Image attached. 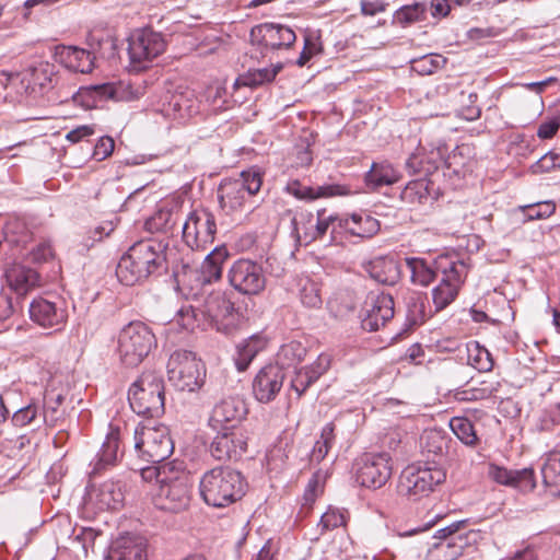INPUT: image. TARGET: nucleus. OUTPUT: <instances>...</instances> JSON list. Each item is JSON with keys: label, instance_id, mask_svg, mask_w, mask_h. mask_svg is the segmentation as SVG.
Returning <instances> with one entry per match:
<instances>
[{"label": "nucleus", "instance_id": "1", "mask_svg": "<svg viewBox=\"0 0 560 560\" xmlns=\"http://www.w3.org/2000/svg\"><path fill=\"white\" fill-rule=\"evenodd\" d=\"M405 262L413 284L428 287L440 278L439 284L432 290L436 311L444 310L456 299L469 270L464 260L451 255H440L432 264L418 257H407Z\"/></svg>", "mask_w": 560, "mask_h": 560}, {"label": "nucleus", "instance_id": "2", "mask_svg": "<svg viewBox=\"0 0 560 560\" xmlns=\"http://www.w3.org/2000/svg\"><path fill=\"white\" fill-rule=\"evenodd\" d=\"M162 246L153 240L133 244L120 258L116 276L125 285H135L156 272L164 264Z\"/></svg>", "mask_w": 560, "mask_h": 560}, {"label": "nucleus", "instance_id": "3", "mask_svg": "<svg viewBox=\"0 0 560 560\" xmlns=\"http://www.w3.org/2000/svg\"><path fill=\"white\" fill-rule=\"evenodd\" d=\"M246 482L242 474L229 466L214 467L200 479V494L213 508H225L245 494Z\"/></svg>", "mask_w": 560, "mask_h": 560}, {"label": "nucleus", "instance_id": "4", "mask_svg": "<svg viewBox=\"0 0 560 560\" xmlns=\"http://www.w3.org/2000/svg\"><path fill=\"white\" fill-rule=\"evenodd\" d=\"M89 45L93 51L73 46H59L56 49V59L69 70L89 73L94 68L95 54L103 58H110L115 55L117 47L116 38L105 32L90 33Z\"/></svg>", "mask_w": 560, "mask_h": 560}, {"label": "nucleus", "instance_id": "5", "mask_svg": "<svg viewBox=\"0 0 560 560\" xmlns=\"http://www.w3.org/2000/svg\"><path fill=\"white\" fill-rule=\"evenodd\" d=\"M164 394L163 377L156 372L147 371L130 386L128 400L136 413L158 418L164 413Z\"/></svg>", "mask_w": 560, "mask_h": 560}, {"label": "nucleus", "instance_id": "6", "mask_svg": "<svg viewBox=\"0 0 560 560\" xmlns=\"http://www.w3.org/2000/svg\"><path fill=\"white\" fill-rule=\"evenodd\" d=\"M156 347V339L142 322H131L118 334L117 354L126 368H137Z\"/></svg>", "mask_w": 560, "mask_h": 560}, {"label": "nucleus", "instance_id": "7", "mask_svg": "<svg viewBox=\"0 0 560 560\" xmlns=\"http://www.w3.org/2000/svg\"><path fill=\"white\" fill-rule=\"evenodd\" d=\"M191 499L189 475L177 465L170 479L164 480L152 491V502L161 511L178 513L186 510Z\"/></svg>", "mask_w": 560, "mask_h": 560}, {"label": "nucleus", "instance_id": "8", "mask_svg": "<svg viewBox=\"0 0 560 560\" xmlns=\"http://www.w3.org/2000/svg\"><path fill=\"white\" fill-rule=\"evenodd\" d=\"M167 376L178 390L195 392L205 383L206 368L191 351L177 350L168 359Z\"/></svg>", "mask_w": 560, "mask_h": 560}, {"label": "nucleus", "instance_id": "9", "mask_svg": "<svg viewBox=\"0 0 560 560\" xmlns=\"http://www.w3.org/2000/svg\"><path fill=\"white\" fill-rule=\"evenodd\" d=\"M135 448L144 460L160 464L171 456L173 441L165 425L139 424L133 432Z\"/></svg>", "mask_w": 560, "mask_h": 560}, {"label": "nucleus", "instance_id": "10", "mask_svg": "<svg viewBox=\"0 0 560 560\" xmlns=\"http://www.w3.org/2000/svg\"><path fill=\"white\" fill-rule=\"evenodd\" d=\"M445 472L439 467H407L398 482V492L410 500L427 497L434 487L445 480Z\"/></svg>", "mask_w": 560, "mask_h": 560}, {"label": "nucleus", "instance_id": "11", "mask_svg": "<svg viewBox=\"0 0 560 560\" xmlns=\"http://www.w3.org/2000/svg\"><path fill=\"white\" fill-rule=\"evenodd\" d=\"M215 234V217L208 209L190 211L183 224V241L192 250L207 249L214 242Z\"/></svg>", "mask_w": 560, "mask_h": 560}, {"label": "nucleus", "instance_id": "12", "mask_svg": "<svg viewBox=\"0 0 560 560\" xmlns=\"http://www.w3.org/2000/svg\"><path fill=\"white\" fill-rule=\"evenodd\" d=\"M166 43L161 33L151 28L136 30L129 37L128 55L130 63L136 70H142L162 55Z\"/></svg>", "mask_w": 560, "mask_h": 560}, {"label": "nucleus", "instance_id": "13", "mask_svg": "<svg viewBox=\"0 0 560 560\" xmlns=\"http://www.w3.org/2000/svg\"><path fill=\"white\" fill-rule=\"evenodd\" d=\"M392 470L387 453L364 454L355 463V480L362 487L380 489L389 480Z\"/></svg>", "mask_w": 560, "mask_h": 560}, {"label": "nucleus", "instance_id": "14", "mask_svg": "<svg viewBox=\"0 0 560 560\" xmlns=\"http://www.w3.org/2000/svg\"><path fill=\"white\" fill-rule=\"evenodd\" d=\"M228 279L230 284L242 294H258L266 285L261 266L245 258L237 259L232 264L228 272Z\"/></svg>", "mask_w": 560, "mask_h": 560}, {"label": "nucleus", "instance_id": "15", "mask_svg": "<svg viewBox=\"0 0 560 560\" xmlns=\"http://www.w3.org/2000/svg\"><path fill=\"white\" fill-rule=\"evenodd\" d=\"M213 438L209 452L220 462L237 460L245 453L247 436L243 429H221Z\"/></svg>", "mask_w": 560, "mask_h": 560}, {"label": "nucleus", "instance_id": "16", "mask_svg": "<svg viewBox=\"0 0 560 560\" xmlns=\"http://www.w3.org/2000/svg\"><path fill=\"white\" fill-rule=\"evenodd\" d=\"M246 415V404L241 397H226L214 405L208 424L212 430L240 429L237 424Z\"/></svg>", "mask_w": 560, "mask_h": 560}, {"label": "nucleus", "instance_id": "17", "mask_svg": "<svg viewBox=\"0 0 560 560\" xmlns=\"http://www.w3.org/2000/svg\"><path fill=\"white\" fill-rule=\"evenodd\" d=\"M28 314L34 324L55 330L61 329L68 316L61 301H51L42 296L30 303Z\"/></svg>", "mask_w": 560, "mask_h": 560}, {"label": "nucleus", "instance_id": "18", "mask_svg": "<svg viewBox=\"0 0 560 560\" xmlns=\"http://www.w3.org/2000/svg\"><path fill=\"white\" fill-rule=\"evenodd\" d=\"M201 313L218 331L228 334L235 325L234 305L222 293L210 294L203 303Z\"/></svg>", "mask_w": 560, "mask_h": 560}, {"label": "nucleus", "instance_id": "19", "mask_svg": "<svg viewBox=\"0 0 560 560\" xmlns=\"http://www.w3.org/2000/svg\"><path fill=\"white\" fill-rule=\"evenodd\" d=\"M395 304L393 296L387 293L371 294L364 308L362 327L369 331L378 330L394 317Z\"/></svg>", "mask_w": 560, "mask_h": 560}, {"label": "nucleus", "instance_id": "20", "mask_svg": "<svg viewBox=\"0 0 560 560\" xmlns=\"http://www.w3.org/2000/svg\"><path fill=\"white\" fill-rule=\"evenodd\" d=\"M125 494L119 481L108 480L92 487L85 495V506L96 511L117 510L122 505Z\"/></svg>", "mask_w": 560, "mask_h": 560}, {"label": "nucleus", "instance_id": "21", "mask_svg": "<svg viewBox=\"0 0 560 560\" xmlns=\"http://www.w3.org/2000/svg\"><path fill=\"white\" fill-rule=\"evenodd\" d=\"M250 37L254 42L272 50L289 48L296 40V35L291 27L276 23L255 26L250 32Z\"/></svg>", "mask_w": 560, "mask_h": 560}, {"label": "nucleus", "instance_id": "22", "mask_svg": "<svg viewBox=\"0 0 560 560\" xmlns=\"http://www.w3.org/2000/svg\"><path fill=\"white\" fill-rule=\"evenodd\" d=\"M284 372L277 365L264 366L253 382V393L259 402H270L283 386Z\"/></svg>", "mask_w": 560, "mask_h": 560}, {"label": "nucleus", "instance_id": "23", "mask_svg": "<svg viewBox=\"0 0 560 560\" xmlns=\"http://www.w3.org/2000/svg\"><path fill=\"white\" fill-rule=\"evenodd\" d=\"M488 476L497 483L513 487L522 492L532 491L536 487L535 474L532 468L510 470L505 467L490 464Z\"/></svg>", "mask_w": 560, "mask_h": 560}, {"label": "nucleus", "instance_id": "24", "mask_svg": "<svg viewBox=\"0 0 560 560\" xmlns=\"http://www.w3.org/2000/svg\"><path fill=\"white\" fill-rule=\"evenodd\" d=\"M284 191L292 195L299 200L313 201L319 198H329L336 196H345L349 194V188L339 184H326L322 186H306L299 179H290Z\"/></svg>", "mask_w": 560, "mask_h": 560}, {"label": "nucleus", "instance_id": "25", "mask_svg": "<svg viewBox=\"0 0 560 560\" xmlns=\"http://www.w3.org/2000/svg\"><path fill=\"white\" fill-rule=\"evenodd\" d=\"M477 533L470 530L465 535H452L450 538L442 539L431 547L428 553L429 560H456L465 548L469 547L476 540Z\"/></svg>", "mask_w": 560, "mask_h": 560}, {"label": "nucleus", "instance_id": "26", "mask_svg": "<svg viewBox=\"0 0 560 560\" xmlns=\"http://www.w3.org/2000/svg\"><path fill=\"white\" fill-rule=\"evenodd\" d=\"M7 288L10 289L18 299L24 301V296L39 285V275L33 268L23 265H13L4 273Z\"/></svg>", "mask_w": 560, "mask_h": 560}, {"label": "nucleus", "instance_id": "27", "mask_svg": "<svg viewBox=\"0 0 560 560\" xmlns=\"http://www.w3.org/2000/svg\"><path fill=\"white\" fill-rule=\"evenodd\" d=\"M325 209L317 211V220L313 222V213L306 212L301 213L299 218L292 219L293 231L300 236V232L303 231L304 240L306 242H312L317 238H322L331 222L335 221V218L329 215L325 217Z\"/></svg>", "mask_w": 560, "mask_h": 560}, {"label": "nucleus", "instance_id": "28", "mask_svg": "<svg viewBox=\"0 0 560 560\" xmlns=\"http://www.w3.org/2000/svg\"><path fill=\"white\" fill-rule=\"evenodd\" d=\"M110 560H147V544L140 536H120L109 553Z\"/></svg>", "mask_w": 560, "mask_h": 560}, {"label": "nucleus", "instance_id": "29", "mask_svg": "<svg viewBox=\"0 0 560 560\" xmlns=\"http://www.w3.org/2000/svg\"><path fill=\"white\" fill-rule=\"evenodd\" d=\"M369 276L378 283L393 285L400 278V267L393 257H376L364 266Z\"/></svg>", "mask_w": 560, "mask_h": 560}, {"label": "nucleus", "instance_id": "30", "mask_svg": "<svg viewBox=\"0 0 560 560\" xmlns=\"http://www.w3.org/2000/svg\"><path fill=\"white\" fill-rule=\"evenodd\" d=\"M119 445L120 431L118 428H110L100 452L95 456L92 474H98L101 470L116 465L119 456L122 455L119 452Z\"/></svg>", "mask_w": 560, "mask_h": 560}, {"label": "nucleus", "instance_id": "31", "mask_svg": "<svg viewBox=\"0 0 560 560\" xmlns=\"http://www.w3.org/2000/svg\"><path fill=\"white\" fill-rule=\"evenodd\" d=\"M246 192L243 185L235 179L223 180L218 189V199L222 210L226 213L241 210L245 203Z\"/></svg>", "mask_w": 560, "mask_h": 560}, {"label": "nucleus", "instance_id": "32", "mask_svg": "<svg viewBox=\"0 0 560 560\" xmlns=\"http://www.w3.org/2000/svg\"><path fill=\"white\" fill-rule=\"evenodd\" d=\"M339 225L352 236L371 238L380 231V222L368 213H353L340 220Z\"/></svg>", "mask_w": 560, "mask_h": 560}, {"label": "nucleus", "instance_id": "33", "mask_svg": "<svg viewBox=\"0 0 560 560\" xmlns=\"http://www.w3.org/2000/svg\"><path fill=\"white\" fill-rule=\"evenodd\" d=\"M472 151L469 144L457 145L444 161L447 174L464 177L468 172H471L475 164Z\"/></svg>", "mask_w": 560, "mask_h": 560}, {"label": "nucleus", "instance_id": "34", "mask_svg": "<svg viewBox=\"0 0 560 560\" xmlns=\"http://www.w3.org/2000/svg\"><path fill=\"white\" fill-rule=\"evenodd\" d=\"M401 175L388 161L374 162L365 174V183L371 188L394 185L399 182Z\"/></svg>", "mask_w": 560, "mask_h": 560}, {"label": "nucleus", "instance_id": "35", "mask_svg": "<svg viewBox=\"0 0 560 560\" xmlns=\"http://www.w3.org/2000/svg\"><path fill=\"white\" fill-rule=\"evenodd\" d=\"M229 253L224 246L212 249L203 259L200 266V278L203 283L217 281L222 276V264Z\"/></svg>", "mask_w": 560, "mask_h": 560}, {"label": "nucleus", "instance_id": "36", "mask_svg": "<svg viewBox=\"0 0 560 560\" xmlns=\"http://www.w3.org/2000/svg\"><path fill=\"white\" fill-rule=\"evenodd\" d=\"M282 68L283 65L278 62L267 68L249 69L245 74L235 80L234 85L236 88L240 85L256 88L266 83H270L275 80Z\"/></svg>", "mask_w": 560, "mask_h": 560}, {"label": "nucleus", "instance_id": "37", "mask_svg": "<svg viewBox=\"0 0 560 560\" xmlns=\"http://www.w3.org/2000/svg\"><path fill=\"white\" fill-rule=\"evenodd\" d=\"M434 184L431 179L420 177L409 182L401 191V199L408 203H425L432 195Z\"/></svg>", "mask_w": 560, "mask_h": 560}, {"label": "nucleus", "instance_id": "38", "mask_svg": "<svg viewBox=\"0 0 560 560\" xmlns=\"http://www.w3.org/2000/svg\"><path fill=\"white\" fill-rule=\"evenodd\" d=\"M265 338L254 335L237 346L235 365L238 371H245L258 352L265 349Z\"/></svg>", "mask_w": 560, "mask_h": 560}, {"label": "nucleus", "instance_id": "39", "mask_svg": "<svg viewBox=\"0 0 560 560\" xmlns=\"http://www.w3.org/2000/svg\"><path fill=\"white\" fill-rule=\"evenodd\" d=\"M306 352V348L300 341H289L280 347L275 365L281 368V371L295 366L304 360Z\"/></svg>", "mask_w": 560, "mask_h": 560}, {"label": "nucleus", "instance_id": "40", "mask_svg": "<svg viewBox=\"0 0 560 560\" xmlns=\"http://www.w3.org/2000/svg\"><path fill=\"white\" fill-rule=\"evenodd\" d=\"M63 400L62 394L55 393L54 390L46 392L43 406H40L42 422L49 427H55L63 417V410L61 409Z\"/></svg>", "mask_w": 560, "mask_h": 560}, {"label": "nucleus", "instance_id": "41", "mask_svg": "<svg viewBox=\"0 0 560 560\" xmlns=\"http://www.w3.org/2000/svg\"><path fill=\"white\" fill-rule=\"evenodd\" d=\"M541 475L545 485L553 487L560 494V451H553L547 455Z\"/></svg>", "mask_w": 560, "mask_h": 560}, {"label": "nucleus", "instance_id": "42", "mask_svg": "<svg viewBox=\"0 0 560 560\" xmlns=\"http://www.w3.org/2000/svg\"><path fill=\"white\" fill-rule=\"evenodd\" d=\"M467 362L479 372H489L493 368L491 353L478 342L467 346Z\"/></svg>", "mask_w": 560, "mask_h": 560}, {"label": "nucleus", "instance_id": "43", "mask_svg": "<svg viewBox=\"0 0 560 560\" xmlns=\"http://www.w3.org/2000/svg\"><path fill=\"white\" fill-rule=\"evenodd\" d=\"M334 424L327 423L323 427L319 439L311 453V462L320 463L328 454L335 443Z\"/></svg>", "mask_w": 560, "mask_h": 560}, {"label": "nucleus", "instance_id": "44", "mask_svg": "<svg viewBox=\"0 0 560 560\" xmlns=\"http://www.w3.org/2000/svg\"><path fill=\"white\" fill-rule=\"evenodd\" d=\"M501 387L500 381L483 380L476 387H470L462 393L463 400H482L495 397Z\"/></svg>", "mask_w": 560, "mask_h": 560}, {"label": "nucleus", "instance_id": "45", "mask_svg": "<svg viewBox=\"0 0 560 560\" xmlns=\"http://www.w3.org/2000/svg\"><path fill=\"white\" fill-rule=\"evenodd\" d=\"M300 287L302 304L310 308H319L323 304L320 285L310 278H304L300 280Z\"/></svg>", "mask_w": 560, "mask_h": 560}, {"label": "nucleus", "instance_id": "46", "mask_svg": "<svg viewBox=\"0 0 560 560\" xmlns=\"http://www.w3.org/2000/svg\"><path fill=\"white\" fill-rule=\"evenodd\" d=\"M422 151L427 153L425 176L433 174L441 166H444L446 145L439 141L436 143L422 144Z\"/></svg>", "mask_w": 560, "mask_h": 560}, {"label": "nucleus", "instance_id": "47", "mask_svg": "<svg viewBox=\"0 0 560 560\" xmlns=\"http://www.w3.org/2000/svg\"><path fill=\"white\" fill-rule=\"evenodd\" d=\"M450 427L454 434L466 445L475 446L478 443V436L475 427L470 420L463 417H455L451 420Z\"/></svg>", "mask_w": 560, "mask_h": 560}, {"label": "nucleus", "instance_id": "48", "mask_svg": "<svg viewBox=\"0 0 560 560\" xmlns=\"http://www.w3.org/2000/svg\"><path fill=\"white\" fill-rule=\"evenodd\" d=\"M23 301L18 299L7 287L0 289V320L10 318L13 314L22 310Z\"/></svg>", "mask_w": 560, "mask_h": 560}, {"label": "nucleus", "instance_id": "49", "mask_svg": "<svg viewBox=\"0 0 560 560\" xmlns=\"http://www.w3.org/2000/svg\"><path fill=\"white\" fill-rule=\"evenodd\" d=\"M176 467L177 465L173 462L149 466L140 470V476L144 481L151 482L155 480L156 486H160L164 480H167V478L170 479L172 471Z\"/></svg>", "mask_w": 560, "mask_h": 560}, {"label": "nucleus", "instance_id": "50", "mask_svg": "<svg viewBox=\"0 0 560 560\" xmlns=\"http://www.w3.org/2000/svg\"><path fill=\"white\" fill-rule=\"evenodd\" d=\"M348 520V512L337 508L329 506L328 510L322 515L318 527L322 533L332 530L340 526H345Z\"/></svg>", "mask_w": 560, "mask_h": 560}, {"label": "nucleus", "instance_id": "51", "mask_svg": "<svg viewBox=\"0 0 560 560\" xmlns=\"http://www.w3.org/2000/svg\"><path fill=\"white\" fill-rule=\"evenodd\" d=\"M40 406L36 402L20 408L12 416V423L15 427H25L34 422L42 421Z\"/></svg>", "mask_w": 560, "mask_h": 560}, {"label": "nucleus", "instance_id": "52", "mask_svg": "<svg viewBox=\"0 0 560 560\" xmlns=\"http://www.w3.org/2000/svg\"><path fill=\"white\" fill-rule=\"evenodd\" d=\"M427 8L423 3L405 5L395 12V20L402 26L420 21L424 18Z\"/></svg>", "mask_w": 560, "mask_h": 560}, {"label": "nucleus", "instance_id": "53", "mask_svg": "<svg viewBox=\"0 0 560 560\" xmlns=\"http://www.w3.org/2000/svg\"><path fill=\"white\" fill-rule=\"evenodd\" d=\"M235 182H238L241 185H243V190L249 195H256L262 185V173L255 167H252L249 170L243 171L241 173V178L235 179Z\"/></svg>", "mask_w": 560, "mask_h": 560}, {"label": "nucleus", "instance_id": "54", "mask_svg": "<svg viewBox=\"0 0 560 560\" xmlns=\"http://www.w3.org/2000/svg\"><path fill=\"white\" fill-rule=\"evenodd\" d=\"M322 52H323V44L320 42L319 36H316L314 34H307L304 37V47L296 60V65L299 67H303L314 56L320 55Z\"/></svg>", "mask_w": 560, "mask_h": 560}, {"label": "nucleus", "instance_id": "55", "mask_svg": "<svg viewBox=\"0 0 560 560\" xmlns=\"http://www.w3.org/2000/svg\"><path fill=\"white\" fill-rule=\"evenodd\" d=\"M526 220L547 219L556 211V205L552 201H541L522 207Z\"/></svg>", "mask_w": 560, "mask_h": 560}, {"label": "nucleus", "instance_id": "56", "mask_svg": "<svg viewBox=\"0 0 560 560\" xmlns=\"http://www.w3.org/2000/svg\"><path fill=\"white\" fill-rule=\"evenodd\" d=\"M560 425V418L553 406L544 409L535 422V429L541 433H551Z\"/></svg>", "mask_w": 560, "mask_h": 560}, {"label": "nucleus", "instance_id": "57", "mask_svg": "<svg viewBox=\"0 0 560 560\" xmlns=\"http://www.w3.org/2000/svg\"><path fill=\"white\" fill-rule=\"evenodd\" d=\"M172 210L159 209L150 219L145 221V229L151 233L166 231L172 226Z\"/></svg>", "mask_w": 560, "mask_h": 560}, {"label": "nucleus", "instance_id": "58", "mask_svg": "<svg viewBox=\"0 0 560 560\" xmlns=\"http://www.w3.org/2000/svg\"><path fill=\"white\" fill-rule=\"evenodd\" d=\"M425 162L427 153L425 151H422V141H420V147L406 161V170L411 175L425 177Z\"/></svg>", "mask_w": 560, "mask_h": 560}, {"label": "nucleus", "instance_id": "59", "mask_svg": "<svg viewBox=\"0 0 560 560\" xmlns=\"http://www.w3.org/2000/svg\"><path fill=\"white\" fill-rule=\"evenodd\" d=\"M317 380L313 377L310 370L302 368L298 370L291 380V388L301 397L306 389Z\"/></svg>", "mask_w": 560, "mask_h": 560}, {"label": "nucleus", "instance_id": "60", "mask_svg": "<svg viewBox=\"0 0 560 560\" xmlns=\"http://www.w3.org/2000/svg\"><path fill=\"white\" fill-rule=\"evenodd\" d=\"M560 167V160L557 158L556 150L549 151L541 156L533 166V173H545L550 172L555 168Z\"/></svg>", "mask_w": 560, "mask_h": 560}, {"label": "nucleus", "instance_id": "61", "mask_svg": "<svg viewBox=\"0 0 560 560\" xmlns=\"http://www.w3.org/2000/svg\"><path fill=\"white\" fill-rule=\"evenodd\" d=\"M177 324L186 329L192 330L197 326V313L192 306H184L176 314Z\"/></svg>", "mask_w": 560, "mask_h": 560}, {"label": "nucleus", "instance_id": "62", "mask_svg": "<svg viewBox=\"0 0 560 560\" xmlns=\"http://www.w3.org/2000/svg\"><path fill=\"white\" fill-rule=\"evenodd\" d=\"M115 148V142L110 137H102L94 147L93 158L96 161H103L108 158Z\"/></svg>", "mask_w": 560, "mask_h": 560}, {"label": "nucleus", "instance_id": "63", "mask_svg": "<svg viewBox=\"0 0 560 560\" xmlns=\"http://www.w3.org/2000/svg\"><path fill=\"white\" fill-rule=\"evenodd\" d=\"M422 441H425L423 447L427 448L429 453H432L434 455H440L443 453L445 442L439 433L427 432L422 436Z\"/></svg>", "mask_w": 560, "mask_h": 560}, {"label": "nucleus", "instance_id": "64", "mask_svg": "<svg viewBox=\"0 0 560 560\" xmlns=\"http://www.w3.org/2000/svg\"><path fill=\"white\" fill-rule=\"evenodd\" d=\"M331 363V357L327 353H320L316 361L311 365L305 366L312 373L313 377L318 380L324 373L328 371Z\"/></svg>", "mask_w": 560, "mask_h": 560}]
</instances>
